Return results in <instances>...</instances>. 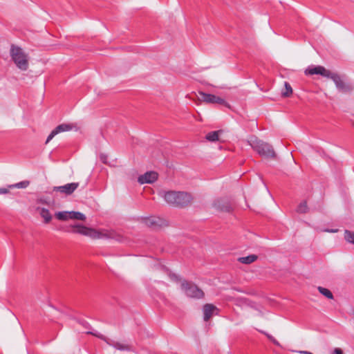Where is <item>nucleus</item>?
<instances>
[{"label":"nucleus","instance_id":"obj_1","mask_svg":"<svg viewBox=\"0 0 354 354\" xmlns=\"http://www.w3.org/2000/svg\"><path fill=\"white\" fill-rule=\"evenodd\" d=\"M160 195L167 203L176 207L187 205L192 199L189 194L184 192H161Z\"/></svg>","mask_w":354,"mask_h":354},{"label":"nucleus","instance_id":"obj_2","mask_svg":"<svg viewBox=\"0 0 354 354\" xmlns=\"http://www.w3.org/2000/svg\"><path fill=\"white\" fill-rule=\"evenodd\" d=\"M249 143L252 148L260 156L271 158L276 157V153L273 149V147L270 144L258 140L255 137L251 138L249 140Z\"/></svg>","mask_w":354,"mask_h":354},{"label":"nucleus","instance_id":"obj_3","mask_svg":"<svg viewBox=\"0 0 354 354\" xmlns=\"http://www.w3.org/2000/svg\"><path fill=\"white\" fill-rule=\"evenodd\" d=\"M10 55L12 60L18 68L21 71H26L28 68V55L23 49L17 46L12 44L10 50Z\"/></svg>","mask_w":354,"mask_h":354},{"label":"nucleus","instance_id":"obj_4","mask_svg":"<svg viewBox=\"0 0 354 354\" xmlns=\"http://www.w3.org/2000/svg\"><path fill=\"white\" fill-rule=\"evenodd\" d=\"M88 333L92 334L98 338L104 340L108 345L113 346L114 348L121 351H133V346L131 344H126V343H122L119 342H115L113 341L107 337H106L104 335L100 334L98 332H88Z\"/></svg>","mask_w":354,"mask_h":354},{"label":"nucleus","instance_id":"obj_5","mask_svg":"<svg viewBox=\"0 0 354 354\" xmlns=\"http://www.w3.org/2000/svg\"><path fill=\"white\" fill-rule=\"evenodd\" d=\"M71 230L68 232L77 233L82 235L87 236L93 239H102L103 234L101 232L87 227L82 225H75L71 226Z\"/></svg>","mask_w":354,"mask_h":354},{"label":"nucleus","instance_id":"obj_6","mask_svg":"<svg viewBox=\"0 0 354 354\" xmlns=\"http://www.w3.org/2000/svg\"><path fill=\"white\" fill-rule=\"evenodd\" d=\"M181 288L187 297L201 299L204 296L203 290L194 283L185 281L181 283Z\"/></svg>","mask_w":354,"mask_h":354},{"label":"nucleus","instance_id":"obj_7","mask_svg":"<svg viewBox=\"0 0 354 354\" xmlns=\"http://www.w3.org/2000/svg\"><path fill=\"white\" fill-rule=\"evenodd\" d=\"M329 78L334 82L336 88L339 92L344 93H349L354 88V86L351 83L344 82L342 77L337 73H332Z\"/></svg>","mask_w":354,"mask_h":354},{"label":"nucleus","instance_id":"obj_8","mask_svg":"<svg viewBox=\"0 0 354 354\" xmlns=\"http://www.w3.org/2000/svg\"><path fill=\"white\" fill-rule=\"evenodd\" d=\"M201 100L209 104H219L229 107L228 103L223 98L212 94L205 93L204 92L199 93Z\"/></svg>","mask_w":354,"mask_h":354},{"label":"nucleus","instance_id":"obj_9","mask_svg":"<svg viewBox=\"0 0 354 354\" xmlns=\"http://www.w3.org/2000/svg\"><path fill=\"white\" fill-rule=\"evenodd\" d=\"M333 72L326 69L322 66H312L307 68L305 71L306 75H320L323 77L329 78Z\"/></svg>","mask_w":354,"mask_h":354},{"label":"nucleus","instance_id":"obj_10","mask_svg":"<svg viewBox=\"0 0 354 354\" xmlns=\"http://www.w3.org/2000/svg\"><path fill=\"white\" fill-rule=\"evenodd\" d=\"M78 183H67L62 186L55 187L53 188V190L65 194L66 195H70L74 192V191L78 187Z\"/></svg>","mask_w":354,"mask_h":354},{"label":"nucleus","instance_id":"obj_11","mask_svg":"<svg viewBox=\"0 0 354 354\" xmlns=\"http://www.w3.org/2000/svg\"><path fill=\"white\" fill-rule=\"evenodd\" d=\"M158 178V174L155 171H147L138 177V181L140 184L152 183Z\"/></svg>","mask_w":354,"mask_h":354},{"label":"nucleus","instance_id":"obj_12","mask_svg":"<svg viewBox=\"0 0 354 354\" xmlns=\"http://www.w3.org/2000/svg\"><path fill=\"white\" fill-rule=\"evenodd\" d=\"M145 224L151 227H161L165 224V221L159 217L151 216L145 220Z\"/></svg>","mask_w":354,"mask_h":354},{"label":"nucleus","instance_id":"obj_13","mask_svg":"<svg viewBox=\"0 0 354 354\" xmlns=\"http://www.w3.org/2000/svg\"><path fill=\"white\" fill-rule=\"evenodd\" d=\"M203 314H204V320L205 322L208 321L209 318L212 316L215 310H217L216 306L212 304H205L203 306Z\"/></svg>","mask_w":354,"mask_h":354},{"label":"nucleus","instance_id":"obj_14","mask_svg":"<svg viewBox=\"0 0 354 354\" xmlns=\"http://www.w3.org/2000/svg\"><path fill=\"white\" fill-rule=\"evenodd\" d=\"M37 210L39 212L40 216L44 218L45 223H48L51 221L52 215L48 209L44 207H37Z\"/></svg>","mask_w":354,"mask_h":354},{"label":"nucleus","instance_id":"obj_15","mask_svg":"<svg viewBox=\"0 0 354 354\" xmlns=\"http://www.w3.org/2000/svg\"><path fill=\"white\" fill-rule=\"evenodd\" d=\"M222 133V131L219 130V131H211L209 133H208L206 136H205V138L208 140V141H210V142H215V141H217L218 140V138H219V135Z\"/></svg>","mask_w":354,"mask_h":354},{"label":"nucleus","instance_id":"obj_16","mask_svg":"<svg viewBox=\"0 0 354 354\" xmlns=\"http://www.w3.org/2000/svg\"><path fill=\"white\" fill-rule=\"evenodd\" d=\"M71 212L63 211L55 213V217L60 221H67L71 219Z\"/></svg>","mask_w":354,"mask_h":354},{"label":"nucleus","instance_id":"obj_17","mask_svg":"<svg viewBox=\"0 0 354 354\" xmlns=\"http://www.w3.org/2000/svg\"><path fill=\"white\" fill-rule=\"evenodd\" d=\"M257 259V256L255 254H251L247 257H240L239 261L245 264H250Z\"/></svg>","mask_w":354,"mask_h":354},{"label":"nucleus","instance_id":"obj_18","mask_svg":"<svg viewBox=\"0 0 354 354\" xmlns=\"http://www.w3.org/2000/svg\"><path fill=\"white\" fill-rule=\"evenodd\" d=\"M73 128L71 124H62L58 125L55 129L57 131V133L64 132V131H68L71 130Z\"/></svg>","mask_w":354,"mask_h":354},{"label":"nucleus","instance_id":"obj_19","mask_svg":"<svg viewBox=\"0 0 354 354\" xmlns=\"http://www.w3.org/2000/svg\"><path fill=\"white\" fill-rule=\"evenodd\" d=\"M30 184V182L28 180L21 181L19 183L10 185L8 186L9 188H18V189H24L26 188Z\"/></svg>","mask_w":354,"mask_h":354},{"label":"nucleus","instance_id":"obj_20","mask_svg":"<svg viewBox=\"0 0 354 354\" xmlns=\"http://www.w3.org/2000/svg\"><path fill=\"white\" fill-rule=\"evenodd\" d=\"M71 213V219L79 221H84L86 219L85 215L80 212L72 211Z\"/></svg>","mask_w":354,"mask_h":354},{"label":"nucleus","instance_id":"obj_21","mask_svg":"<svg viewBox=\"0 0 354 354\" xmlns=\"http://www.w3.org/2000/svg\"><path fill=\"white\" fill-rule=\"evenodd\" d=\"M318 290L322 295L328 299H332L333 298L332 292L328 289L319 286L318 287Z\"/></svg>","mask_w":354,"mask_h":354},{"label":"nucleus","instance_id":"obj_22","mask_svg":"<svg viewBox=\"0 0 354 354\" xmlns=\"http://www.w3.org/2000/svg\"><path fill=\"white\" fill-rule=\"evenodd\" d=\"M284 86L285 91H283L281 94L283 97H289L292 93V87L290 84L286 82H285Z\"/></svg>","mask_w":354,"mask_h":354},{"label":"nucleus","instance_id":"obj_23","mask_svg":"<svg viewBox=\"0 0 354 354\" xmlns=\"http://www.w3.org/2000/svg\"><path fill=\"white\" fill-rule=\"evenodd\" d=\"M308 211V206L306 201L301 202L297 207V212L299 213H306Z\"/></svg>","mask_w":354,"mask_h":354},{"label":"nucleus","instance_id":"obj_24","mask_svg":"<svg viewBox=\"0 0 354 354\" xmlns=\"http://www.w3.org/2000/svg\"><path fill=\"white\" fill-rule=\"evenodd\" d=\"M344 238L346 241L354 244V232L346 230Z\"/></svg>","mask_w":354,"mask_h":354},{"label":"nucleus","instance_id":"obj_25","mask_svg":"<svg viewBox=\"0 0 354 354\" xmlns=\"http://www.w3.org/2000/svg\"><path fill=\"white\" fill-rule=\"evenodd\" d=\"M100 160L104 164L111 165L109 162H108V156L104 153H101L100 155Z\"/></svg>","mask_w":354,"mask_h":354},{"label":"nucleus","instance_id":"obj_26","mask_svg":"<svg viewBox=\"0 0 354 354\" xmlns=\"http://www.w3.org/2000/svg\"><path fill=\"white\" fill-rule=\"evenodd\" d=\"M57 133V131L55 129H53L51 133L48 135L46 143H48L50 142Z\"/></svg>","mask_w":354,"mask_h":354},{"label":"nucleus","instance_id":"obj_27","mask_svg":"<svg viewBox=\"0 0 354 354\" xmlns=\"http://www.w3.org/2000/svg\"><path fill=\"white\" fill-rule=\"evenodd\" d=\"M332 354H343V351L339 348H335Z\"/></svg>","mask_w":354,"mask_h":354},{"label":"nucleus","instance_id":"obj_28","mask_svg":"<svg viewBox=\"0 0 354 354\" xmlns=\"http://www.w3.org/2000/svg\"><path fill=\"white\" fill-rule=\"evenodd\" d=\"M8 193V189L5 187L0 188V194H6Z\"/></svg>","mask_w":354,"mask_h":354},{"label":"nucleus","instance_id":"obj_29","mask_svg":"<svg viewBox=\"0 0 354 354\" xmlns=\"http://www.w3.org/2000/svg\"><path fill=\"white\" fill-rule=\"evenodd\" d=\"M214 205L216 208L220 209H222V210L225 209V207H221V206H220V205L217 204V203H216V202H214Z\"/></svg>","mask_w":354,"mask_h":354},{"label":"nucleus","instance_id":"obj_30","mask_svg":"<svg viewBox=\"0 0 354 354\" xmlns=\"http://www.w3.org/2000/svg\"><path fill=\"white\" fill-rule=\"evenodd\" d=\"M299 353L301 354H313V353H311L310 351H299Z\"/></svg>","mask_w":354,"mask_h":354},{"label":"nucleus","instance_id":"obj_31","mask_svg":"<svg viewBox=\"0 0 354 354\" xmlns=\"http://www.w3.org/2000/svg\"><path fill=\"white\" fill-rule=\"evenodd\" d=\"M170 277H171L172 279H178V277H177L176 274H171V275H170Z\"/></svg>","mask_w":354,"mask_h":354},{"label":"nucleus","instance_id":"obj_32","mask_svg":"<svg viewBox=\"0 0 354 354\" xmlns=\"http://www.w3.org/2000/svg\"><path fill=\"white\" fill-rule=\"evenodd\" d=\"M272 342L275 344V345H277V346H279V343L274 338Z\"/></svg>","mask_w":354,"mask_h":354},{"label":"nucleus","instance_id":"obj_33","mask_svg":"<svg viewBox=\"0 0 354 354\" xmlns=\"http://www.w3.org/2000/svg\"><path fill=\"white\" fill-rule=\"evenodd\" d=\"M325 231L328 232H337V230H326Z\"/></svg>","mask_w":354,"mask_h":354},{"label":"nucleus","instance_id":"obj_34","mask_svg":"<svg viewBox=\"0 0 354 354\" xmlns=\"http://www.w3.org/2000/svg\"><path fill=\"white\" fill-rule=\"evenodd\" d=\"M266 335L269 338V339H270L271 341L274 339V337L272 335Z\"/></svg>","mask_w":354,"mask_h":354},{"label":"nucleus","instance_id":"obj_35","mask_svg":"<svg viewBox=\"0 0 354 354\" xmlns=\"http://www.w3.org/2000/svg\"><path fill=\"white\" fill-rule=\"evenodd\" d=\"M101 232L103 234V237H102V238H104V237H108V238H110V236H106V234H104V232Z\"/></svg>","mask_w":354,"mask_h":354}]
</instances>
